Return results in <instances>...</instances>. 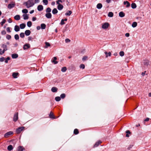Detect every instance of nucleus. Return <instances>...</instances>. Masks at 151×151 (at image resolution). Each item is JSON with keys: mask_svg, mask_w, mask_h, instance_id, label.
Instances as JSON below:
<instances>
[{"mask_svg": "<svg viewBox=\"0 0 151 151\" xmlns=\"http://www.w3.org/2000/svg\"><path fill=\"white\" fill-rule=\"evenodd\" d=\"M62 1L61 0H57L56 1V4H60V3H62Z\"/></svg>", "mask_w": 151, "mask_h": 151, "instance_id": "obj_47", "label": "nucleus"}, {"mask_svg": "<svg viewBox=\"0 0 151 151\" xmlns=\"http://www.w3.org/2000/svg\"><path fill=\"white\" fill-rule=\"evenodd\" d=\"M125 36L128 37L129 36V33H127L125 34Z\"/></svg>", "mask_w": 151, "mask_h": 151, "instance_id": "obj_61", "label": "nucleus"}, {"mask_svg": "<svg viewBox=\"0 0 151 151\" xmlns=\"http://www.w3.org/2000/svg\"><path fill=\"white\" fill-rule=\"evenodd\" d=\"M36 20V18L35 17H33L32 18V20L33 21H35Z\"/></svg>", "mask_w": 151, "mask_h": 151, "instance_id": "obj_63", "label": "nucleus"}, {"mask_svg": "<svg viewBox=\"0 0 151 151\" xmlns=\"http://www.w3.org/2000/svg\"><path fill=\"white\" fill-rule=\"evenodd\" d=\"M18 151H23L24 150V148L22 146H20L18 147Z\"/></svg>", "mask_w": 151, "mask_h": 151, "instance_id": "obj_18", "label": "nucleus"}, {"mask_svg": "<svg viewBox=\"0 0 151 151\" xmlns=\"http://www.w3.org/2000/svg\"><path fill=\"white\" fill-rule=\"evenodd\" d=\"M60 24L61 25H63V24H65V23L64 22V19H62L61 20V22Z\"/></svg>", "mask_w": 151, "mask_h": 151, "instance_id": "obj_53", "label": "nucleus"}, {"mask_svg": "<svg viewBox=\"0 0 151 151\" xmlns=\"http://www.w3.org/2000/svg\"><path fill=\"white\" fill-rule=\"evenodd\" d=\"M32 22L30 21H29L27 23V25L28 27H30L32 25Z\"/></svg>", "mask_w": 151, "mask_h": 151, "instance_id": "obj_39", "label": "nucleus"}, {"mask_svg": "<svg viewBox=\"0 0 151 151\" xmlns=\"http://www.w3.org/2000/svg\"><path fill=\"white\" fill-rule=\"evenodd\" d=\"M51 11V9L50 8H47L46 10V12L47 13H50Z\"/></svg>", "mask_w": 151, "mask_h": 151, "instance_id": "obj_40", "label": "nucleus"}, {"mask_svg": "<svg viewBox=\"0 0 151 151\" xmlns=\"http://www.w3.org/2000/svg\"><path fill=\"white\" fill-rule=\"evenodd\" d=\"M109 25L108 23H105L102 24V27L103 29H106L108 28Z\"/></svg>", "mask_w": 151, "mask_h": 151, "instance_id": "obj_4", "label": "nucleus"}, {"mask_svg": "<svg viewBox=\"0 0 151 151\" xmlns=\"http://www.w3.org/2000/svg\"><path fill=\"white\" fill-rule=\"evenodd\" d=\"M6 22V20L5 19H4L1 22V24L2 26H3V24L5 23Z\"/></svg>", "mask_w": 151, "mask_h": 151, "instance_id": "obj_44", "label": "nucleus"}, {"mask_svg": "<svg viewBox=\"0 0 151 151\" xmlns=\"http://www.w3.org/2000/svg\"><path fill=\"white\" fill-rule=\"evenodd\" d=\"M20 28L18 26L16 25L14 27V30L16 32L19 31V30Z\"/></svg>", "mask_w": 151, "mask_h": 151, "instance_id": "obj_19", "label": "nucleus"}, {"mask_svg": "<svg viewBox=\"0 0 151 151\" xmlns=\"http://www.w3.org/2000/svg\"><path fill=\"white\" fill-rule=\"evenodd\" d=\"M58 9L59 10H61L63 9V6L61 4H58Z\"/></svg>", "mask_w": 151, "mask_h": 151, "instance_id": "obj_10", "label": "nucleus"}, {"mask_svg": "<svg viewBox=\"0 0 151 151\" xmlns=\"http://www.w3.org/2000/svg\"><path fill=\"white\" fill-rule=\"evenodd\" d=\"M58 12V11L56 9L54 8L53 9L52 11V13L53 14H57Z\"/></svg>", "mask_w": 151, "mask_h": 151, "instance_id": "obj_27", "label": "nucleus"}, {"mask_svg": "<svg viewBox=\"0 0 151 151\" xmlns=\"http://www.w3.org/2000/svg\"><path fill=\"white\" fill-rule=\"evenodd\" d=\"M49 116L50 118L54 119H55V117L53 115V113H52L51 112H50V113L49 114Z\"/></svg>", "mask_w": 151, "mask_h": 151, "instance_id": "obj_24", "label": "nucleus"}, {"mask_svg": "<svg viewBox=\"0 0 151 151\" xmlns=\"http://www.w3.org/2000/svg\"><path fill=\"white\" fill-rule=\"evenodd\" d=\"M137 25V23L136 22H133L132 24V26L133 27H136Z\"/></svg>", "mask_w": 151, "mask_h": 151, "instance_id": "obj_33", "label": "nucleus"}, {"mask_svg": "<svg viewBox=\"0 0 151 151\" xmlns=\"http://www.w3.org/2000/svg\"><path fill=\"white\" fill-rule=\"evenodd\" d=\"M55 101H59L60 100V97L59 96L56 97L55 98Z\"/></svg>", "mask_w": 151, "mask_h": 151, "instance_id": "obj_32", "label": "nucleus"}, {"mask_svg": "<svg viewBox=\"0 0 151 151\" xmlns=\"http://www.w3.org/2000/svg\"><path fill=\"white\" fill-rule=\"evenodd\" d=\"M119 55L121 56H123L124 55V52L123 51H122L120 52Z\"/></svg>", "mask_w": 151, "mask_h": 151, "instance_id": "obj_43", "label": "nucleus"}, {"mask_svg": "<svg viewBox=\"0 0 151 151\" xmlns=\"http://www.w3.org/2000/svg\"><path fill=\"white\" fill-rule=\"evenodd\" d=\"M45 16L47 18H51L52 17V15L50 13H47L46 14Z\"/></svg>", "mask_w": 151, "mask_h": 151, "instance_id": "obj_13", "label": "nucleus"}, {"mask_svg": "<svg viewBox=\"0 0 151 151\" xmlns=\"http://www.w3.org/2000/svg\"><path fill=\"white\" fill-rule=\"evenodd\" d=\"M53 82L55 83H58L59 81L56 79H54L53 80Z\"/></svg>", "mask_w": 151, "mask_h": 151, "instance_id": "obj_54", "label": "nucleus"}, {"mask_svg": "<svg viewBox=\"0 0 151 151\" xmlns=\"http://www.w3.org/2000/svg\"><path fill=\"white\" fill-rule=\"evenodd\" d=\"M66 96V95L65 93H63L61 94L60 95V99L61 98L62 99H64L65 98Z\"/></svg>", "mask_w": 151, "mask_h": 151, "instance_id": "obj_29", "label": "nucleus"}, {"mask_svg": "<svg viewBox=\"0 0 151 151\" xmlns=\"http://www.w3.org/2000/svg\"><path fill=\"white\" fill-rule=\"evenodd\" d=\"M51 90L53 92H56L57 91L58 88L56 87H53L51 88Z\"/></svg>", "mask_w": 151, "mask_h": 151, "instance_id": "obj_12", "label": "nucleus"}, {"mask_svg": "<svg viewBox=\"0 0 151 151\" xmlns=\"http://www.w3.org/2000/svg\"><path fill=\"white\" fill-rule=\"evenodd\" d=\"M65 41L66 42H69L70 41V40L68 39H66L65 40Z\"/></svg>", "mask_w": 151, "mask_h": 151, "instance_id": "obj_59", "label": "nucleus"}, {"mask_svg": "<svg viewBox=\"0 0 151 151\" xmlns=\"http://www.w3.org/2000/svg\"><path fill=\"white\" fill-rule=\"evenodd\" d=\"M79 133L78 129H75L74 131V134H77Z\"/></svg>", "mask_w": 151, "mask_h": 151, "instance_id": "obj_34", "label": "nucleus"}, {"mask_svg": "<svg viewBox=\"0 0 151 151\" xmlns=\"http://www.w3.org/2000/svg\"><path fill=\"white\" fill-rule=\"evenodd\" d=\"M119 15L121 17H123L125 16V14L123 12H119Z\"/></svg>", "mask_w": 151, "mask_h": 151, "instance_id": "obj_21", "label": "nucleus"}, {"mask_svg": "<svg viewBox=\"0 0 151 151\" xmlns=\"http://www.w3.org/2000/svg\"><path fill=\"white\" fill-rule=\"evenodd\" d=\"M97 8L98 9H101L102 7V4L101 3H99L97 5Z\"/></svg>", "mask_w": 151, "mask_h": 151, "instance_id": "obj_25", "label": "nucleus"}, {"mask_svg": "<svg viewBox=\"0 0 151 151\" xmlns=\"http://www.w3.org/2000/svg\"><path fill=\"white\" fill-rule=\"evenodd\" d=\"M80 67L81 68L84 69L85 68V65L84 64H82L80 65Z\"/></svg>", "mask_w": 151, "mask_h": 151, "instance_id": "obj_52", "label": "nucleus"}, {"mask_svg": "<svg viewBox=\"0 0 151 151\" xmlns=\"http://www.w3.org/2000/svg\"><path fill=\"white\" fill-rule=\"evenodd\" d=\"M57 58L56 57H54L52 60V62L54 64H56L58 63V62L56 61Z\"/></svg>", "mask_w": 151, "mask_h": 151, "instance_id": "obj_9", "label": "nucleus"}, {"mask_svg": "<svg viewBox=\"0 0 151 151\" xmlns=\"http://www.w3.org/2000/svg\"><path fill=\"white\" fill-rule=\"evenodd\" d=\"M11 38V37L10 35H7L6 36V38L9 40H10Z\"/></svg>", "mask_w": 151, "mask_h": 151, "instance_id": "obj_49", "label": "nucleus"}, {"mask_svg": "<svg viewBox=\"0 0 151 151\" xmlns=\"http://www.w3.org/2000/svg\"><path fill=\"white\" fill-rule=\"evenodd\" d=\"M15 6V3L14 2H12L11 4H8V8L9 9H11L14 7Z\"/></svg>", "mask_w": 151, "mask_h": 151, "instance_id": "obj_6", "label": "nucleus"}, {"mask_svg": "<svg viewBox=\"0 0 151 151\" xmlns=\"http://www.w3.org/2000/svg\"><path fill=\"white\" fill-rule=\"evenodd\" d=\"M14 38L15 39L17 40L19 39V36L18 35L16 34L14 36Z\"/></svg>", "mask_w": 151, "mask_h": 151, "instance_id": "obj_45", "label": "nucleus"}, {"mask_svg": "<svg viewBox=\"0 0 151 151\" xmlns=\"http://www.w3.org/2000/svg\"><path fill=\"white\" fill-rule=\"evenodd\" d=\"M43 2L45 5H47L48 4V1L47 0H43Z\"/></svg>", "mask_w": 151, "mask_h": 151, "instance_id": "obj_46", "label": "nucleus"}, {"mask_svg": "<svg viewBox=\"0 0 151 151\" xmlns=\"http://www.w3.org/2000/svg\"><path fill=\"white\" fill-rule=\"evenodd\" d=\"M12 57L13 58H16L18 57V55L16 54H14L12 55Z\"/></svg>", "mask_w": 151, "mask_h": 151, "instance_id": "obj_26", "label": "nucleus"}, {"mask_svg": "<svg viewBox=\"0 0 151 151\" xmlns=\"http://www.w3.org/2000/svg\"><path fill=\"white\" fill-rule=\"evenodd\" d=\"M19 74V73L18 72H14L13 73L12 76H17Z\"/></svg>", "mask_w": 151, "mask_h": 151, "instance_id": "obj_51", "label": "nucleus"}, {"mask_svg": "<svg viewBox=\"0 0 151 151\" xmlns=\"http://www.w3.org/2000/svg\"><path fill=\"white\" fill-rule=\"evenodd\" d=\"M105 54L106 55V58H107L108 56H110L111 55V53L110 52H109L108 53L107 52H104Z\"/></svg>", "mask_w": 151, "mask_h": 151, "instance_id": "obj_17", "label": "nucleus"}, {"mask_svg": "<svg viewBox=\"0 0 151 151\" xmlns=\"http://www.w3.org/2000/svg\"><path fill=\"white\" fill-rule=\"evenodd\" d=\"M24 4L26 6L27 8H29L34 5V0H28L27 1L25 2Z\"/></svg>", "mask_w": 151, "mask_h": 151, "instance_id": "obj_1", "label": "nucleus"}, {"mask_svg": "<svg viewBox=\"0 0 151 151\" xmlns=\"http://www.w3.org/2000/svg\"><path fill=\"white\" fill-rule=\"evenodd\" d=\"M25 27V25L24 24H20V27L21 29H24Z\"/></svg>", "mask_w": 151, "mask_h": 151, "instance_id": "obj_36", "label": "nucleus"}, {"mask_svg": "<svg viewBox=\"0 0 151 151\" xmlns=\"http://www.w3.org/2000/svg\"><path fill=\"white\" fill-rule=\"evenodd\" d=\"M41 27L42 29H44L46 27V25L44 24H41Z\"/></svg>", "mask_w": 151, "mask_h": 151, "instance_id": "obj_37", "label": "nucleus"}, {"mask_svg": "<svg viewBox=\"0 0 151 151\" xmlns=\"http://www.w3.org/2000/svg\"><path fill=\"white\" fill-rule=\"evenodd\" d=\"M24 19H27L29 18L28 15L27 14H24L23 15Z\"/></svg>", "mask_w": 151, "mask_h": 151, "instance_id": "obj_23", "label": "nucleus"}, {"mask_svg": "<svg viewBox=\"0 0 151 151\" xmlns=\"http://www.w3.org/2000/svg\"><path fill=\"white\" fill-rule=\"evenodd\" d=\"M124 5H126V7H129L130 6L129 3L128 1H124Z\"/></svg>", "mask_w": 151, "mask_h": 151, "instance_id": "obj_15", "label": "nucleus"}, {"mask_svg": "<svg viewBox=\"0 0 151 151\" xmlns=\"http://www.w3.org/2000/svg\"><path fill=\"white\" fill-rule=\"evenodd\" d=\"M6 32L5 31L3 30L1 32V34L3 35H4L6 34Z\"/></svg>", "mask_w": 151, "mask_h": 151, "instance_id": "obj_56", "label": "nucleus"}, {"mask_svg": "<svg viewBox=\"0 0 151 151\" xmlns=\"http://www.w3.org/2000/svg\"><path fill=\"white\" fill-rule=\"evenodd\" d=\"M67 70V68L66 67H63L62 68L61 71L63 72H65Z\"/></svg>", "mask_w": 151, "mask_h": 151, "instance_id": "obj_41", "label": "nucleus"}, {"mask_svg": "<svg viewBox=\"0 0 151 151\" xmlns=\"http://www.w3.org/2000/svg\"><path fill=\"white\" fill-rule=\"evenodd\" d=\"M131 7L133 9H135L136 8L137 6L135 3H132L131 4Z\"/></svg>", "mask_w": 151, "mask_h": 151, "instance_id": "obj_31", "label": "nucleus"}, {"mask_svg": "<svg viewBox=\"0 0 151 151\" xmlns=\"http://www.w3.org/2000/svg\"><path fill=\"white\" fill-rule=\"evenodd\" d=\"M72 13V12L71 11H68L67 12L65 13L66 15L70 16Z\"/></svg>", "mask_w": 151, "mask_h": 151, "instance_id": "obj_28", "label": "nucleus"}, {"mask_svg": "<svg viewBox=\"0 0 151 151\" xmlns=\"http://www.w3.org/2000/svg\"><path fill=\"white\" fill-rule=\"evenodd\" d=\"M126 133L127 134H130V131L129 130H127L126 132Z\"/></svg>", "mask_w": 151, "mask_h": 151, "instance_id": "obj_60", "label": "nucleus"}, {"mask_svg": "<svg viewBox=\"0 0 151 151\" xmlns=\"http://www.w3.org/2000/svg\"><path fill=\"white\" fill-rule=\"evenodd\" d=\"M25 128V127L23 126L19 127L16 129V132L17 134H19Z\"/></svg>", "mask_w": 151, "mask_h": 151, "instance_id": "obj_3", "label": "nucleus"}, {"mask_svg": "<svg viewBox=\"0 0 151 151\" xmlns=\"http://www.w3.org/2000/svg\"><path fill=\"white\" fill-rule=\"evenodd\" d=\"M149 119H150L149 118H147L144 120V121L145 122H147V121H149Z\"/></svg>", "mask_w": 151, "mask_h": 151, "instance_id": "obj_62", "label": "nucleus"}, {"mask_svg": "<svg viewBox=\"0 0 151 151\" xmlns=\"http://www.w3.org/2000/svg\"><path fill=\"white\" fill-rule=\"evenodd\" d=\"M111 1V0H106V1L107 3H109Z\"/></svg>", "mask_w": 151, "mask_h": 151, "instance_id": "obj_64", "label": "nucleus"}, {"mask_svg": "<svg viewBox=\"0 0 151 151\" xmlns=\"http://www.w3.org/2000/svg\"><path fill=\"white\" fill-rule=\"evenodd\" d=\"M45 47H44L45 48H47L48 47H49L50 46V44L48 42H45Z\"/></svg>", "mask_w": 151, "mask_h": 151, "instance_id": "obj_30", "label": "nucleus"}, {"mask_svg": "<svg viewBox=\"0 0 151 151\" xmlns=\"http://www.w3.org/2000/svg\"><path fill=\"white\" fill-rule=\"evenodd\" d=\"M23 13L26 14L28 12V10L26 9H24L22 10Z\"/></svg>", "mask_w": 151, "mask_h": 151, "instance_id": "obj_38", "label": "nucleus"}, {"mask_svg": "<svg viewBox=\"0 0 151 151\" xmlns=\"http://www.w3.org/2000/svg\"><path fill=\"white\" fill-rule=\"evenodd\" d=\"M13 149V147L12 145H10L8 146L7 149L9 151H11Z\"/></svg>", "mask_w": 151, "mask_h": 151, "instance_id": "obj_20", "label": "nucleus"}, {"mask_svg": "<svg viewBox=\"0 0 151 151\" xmlns=\"http://www.w3.org/2000/svg\"><path fill=\"white\" fill-rule=\"evenodd\" d=\"M30 31L29 30H26L25 32V34L27 36L29 35L30 34Z\"/></svg>", "mask_w": 151, "mask_h": 151, "instance_id": "obj_22", "label": "nucleus"}, {"mask_svg": "<svg viewBox=\"0 0 151 151\" xmlns=\"http://www.w3.org/2000/svg\"><path fill=\"white\" fill-rule=\"evenodd\" d=\"M4 60V58L3 57L1 58H0V61L3 62Z\"/></svg>", "mask_w": 151, "mask_h": 151, "instance_id": "obj_58", "label": "nucleus"}, {"mask_svg": "<svg viewBox=\"0 0 151 151\" xmlns=\"http://www.w3.org/2000/svg\"><path fill=\"white\" fill-rule=\"evenodd\" d=\"M43 9V6L42 5H39L37 7V9L39 11H41Z\"/></svg>", "mask_w": 151, "mask_h": 151, "instance_id": "obj_14", "label": "nucleus"}, {"mask_svg": "<svg viewBox=\"0 0 151 151\" xmlns=\"http://www.w3.org/2000/svg\"><path fill=\"white\" fill-rule=\"evenodd\" d=\"M88 58V57L86 56H84L82 58V60L83 61H85L87 60Z\"/></svg>", "mask_w": 151, "mask_h": 151, "instance_id": "obj_42", "label": "nucleus"}, {"mask_svg": "<svg viewBox=\"0 0 151 151\" xmlns=\"http://www.w3.org/2000/svg\"><path fill=\"white\" fill-rule=\"evenodd\" d=\"M101 143V142L100 140H98L97 142H96L95 144L94 145V147H98L99 145Z\"/></svg>", "mask_w": 151, "mask_h": 151, "instance_id": "obj_11", "label": "nucleus"}, {"mask_svg": "<svg viewBox=\"0 0 151 151\" xmlns=\"http://www.w3.org/2000/svg\"><path fill=\"white\" fill-rule=\"evenodd\" d=\"M18 119V113H16L14 115L13 117V121L14 122H16Z\"/></svg>", "mask_w": 151, "mask_h": 151, "instance_id": "obj_5", "label": "nucleus"}, {"mask_svg": "<svg viewBox=\"0 0 151 151\" xmlns=\"http://www.w3.org/2000/svg\"><path fill=\"white\" fill-rule=\"evenodd\" d=\"M1 47L2 48H3V50L2 51V52H0V55H2L3 54H4V53L7 50V45H1Z\"/></svg>", "mask_w": 151, "mask_h": 151, "instance_id": "obj_2", "label": "nucleus"}, {"mask_svg": "<svg viewBox=\"0 0 151 151\" xmlns=\"http://www.w3.org/2000/svg\"><path fill=\"white\" fill-rule=\"evenodd\" d=\"M30 46L29 44H26L24 45L23 47L24 50H26L30 47Z\"/></svg>", "mask_w": 151, "mask_h": 151, "instance_id": "obj_8", "label": "nucleus"}, {"mask_svg": "<svg viewBox=\"0 0 151 151\" xmlns=\"http://www.w3.org/2000/svg\"><path fill=\"white\" fill-rule=\"evenodd\" d=\"M133 146V145H130L129 147L127 148V149L128 150H130L131 148H132V147Z\"/></svg>", "mask_w": 151, "mask_h": 151, "instance_id": "obj_50", "label": "nucleus"}, {"mask_svg": "<svg viewBox=\"0 0 151 151\" xmlns=\"http://www.w3.org/2000/svg\"><path fill=\"white\" fill-rule=\"evenodd\" d=\"M14 19L16 20H19L20 19V16L19 15H17L14 17Z\"/></svg>", "mask_w": 151, "mask_h": 151, "instance_id": "obj_16", "label": "nucleus"}, {"mask_svg": "<svg viewBox=\"0 0 151 151\" xmlns=\"http://www.w3.org/2000/svg\"><path fill=\"white\" fill-rule=\"evenodd\" d=\"M20 36L22 38H23L24 37V33H21L20 34Z\"/></svg>", "mask_w": 151, "mask_h": 151, "instance_id": "obj_48", "label": "nucleus"}, {"mask_svg": "<svg viewBox=\"0 0 151 151\" xmlns=\"http://www.w3.org/2000/svg\"><path fill=\"white\" fill-rule=\"evenodd\" d=\"M13 132L11 131H9V132H6V133L4 135V137H8L9 136L13 134Z\"/></svg>", "mask_w": 151, "mask_h": 151, "instance_id": "obj_7", "label": "nucleus"}, {"mask_svg": "<svg viewBox=\"0 0 151 151\" xmlns=\"http://www.w3.org/2000/svg\"><path fill=\"white\" fill-rule=\"evenodd\" d=\"M10 59V58L9 57H7L6 60L5 61V62L6 63H8V60H9Z\"/></svg>", "mask_w": 151, "mask_h": 151, "instance_id": "obj_55", "label": "nucleus"}, {"mask_svg": "<svg viewBox=\"0 0 151 151\" xmlns=\"http://www.w3.org/2000/svg\"><path fill=\"white\" fill-rule=\"evenodd\" d=\"M10 28L9 27H7V28H6V30L7 31L9 32H11V31H10Z\"/></svg>", "mask_w": 151, "mask_h": 151, "instance_id": "obj_57", "label": "nucleus"}, {"mask_svg": "<svg viewBox=\"0 0 151 151\" xmlns=\"http://www.w3.org/2000/svg\"><path fill=\"white\" fill-rule=\"evenodd\" d=\"M113 13L111 12H110L109 13L108 16L110 17H112L113 16Z\"/></svg>", "mask_w": 151, "mask_h": 151, "instance_id": "obj_35", "label": "nucleus"}]
</instances>
